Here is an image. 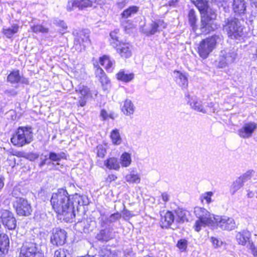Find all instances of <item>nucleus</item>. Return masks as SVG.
Returning <instances> with one entry per match:
<instances>
[{
  "label": "nucleus",
  "mask_w": 257,
  "mask_h": 257,
  "mask_svg": "<svg viewBox=\"0 0 257 257\" xmlns=\"http://www.w3.org/2000/svg\"><path fill=\"white\" fill-rule=\"evenodd\" d=\"M50 202L54 210L58 215L63 216L66 221H71L75 217L73 207L70 205V195L65 189L60 188L53 193Z\"/></svg>",
  "instance_id": "nucleus-1"
},
{
  "label": "nucleus",
  "mask_w": 257,
  "mask_h": 257,
  "mask_svg": "<svg viewBox=\"0 0 257 257\" xmlns=\"http://www.w3.org/2000/svg\"><path fill=\"white\" fill-rule=\"evenodd\" d=\"M243 27L239 20L234 17H229L224 20L223 30L232 39H238L243 35Z\"/></svg>",
  "instance_id": "nucleus-2"
},
{
  "label": "nucleus",
  "mask_w": 257,
  "mask_h": 257,
  "mask_svg": "<svg viewBox=\"0 0 257 257\" xmlns=\"http://www.w3.org/2000/svg\"><path fill=\"white\" fill-rule=\"evenodd\" d=\"M33 135L31 127L20 126L11 140L14 146L21 147L30 144L33 141Z\"/></svg>",
  "instance_id": "nucleus-3"
},
{
  "label": "nucleus",
  "mask_w": 257,
  "mask_h": 257,
  "mask_svg": "<svg viewBox=\"0 0 257 257\" xmlns=\"http://www.w3.org/2000/svg\"><path fill=\"white\" fill-rule=\"evenodd\" d=\"M221 40V38L216 35L202 40L198 47V53L203 59L208 57L209 54L215 49L217 43Z\"/></svg>",
  "instance_id": "nucleus-4"
},
{
  "label": "nucleus",
  "mask_w": 257,
  "mask_h": 257,
  "mask_svg": "<svg viewBox=\"0 0 257 257\" xmlns=\"http://www.w3.org/2000/svg\"><path fill=\"white\" fill-rule=\"evenodd\" d=\"M217 15L215 11H209L207 13L201 15L200 30L202 33L208 34L213 31L216 27L214 21Z\"/></svg>",
  "instance_id": "nucleus-5"
},
{
  "label": "nucleus",
  "mask_w": 257,
  "mask_h": 257,
  "mask_svg": "<svg viewBox=\"0 0 257 257\" xmlns=\"http://www.w3.org/2000/svg\"><path fill=\"white\" fill-rule=\"evenodd\" d=\"M19 257H44V255L38 244L26 240L21 247Z\"/></svg>",
  "instance_id": "nucleus-6"
},
{
  "label": "nucleus",
  "mask_w": 257,
  "mask_h": 257,
  "mask_svg": "<svg viewBox=\"0 0 257 257\" xmlns=\"http://www.w3.org/2000/svg\"><path fill=\"white\" fill-rule=\"evenodd\" d=\"M237 56L236 49H225L220 52L218 58L217 66L219 68H224L234 62Z\"/></svg>",
  "instance_id": "nucleus-7"
},
{
  "label": "nucleus",
  "mask_w": 257,
  "mask_h": 257,
  "mask_svg": "<svg viewBox=\"0 0 257 257\" xmlns=\"http://www.w3.org/2000/svg\"><path fill=\"white\" fill-rule=\"evenodd\" d=\"M18 215L20 216H29L32 212V208L28 200L24 198H17L13 203Z\"/></svg>",
  "instance_id": "nucleus-8"
},
{
  "label": "nucleus",
  "mask_w": 257,
  "mask_h": 257,
  "mask_svg": "<svg viewBox=\"0 0 257 257\" xmlns=\"http://www.w3.org/2000/svg\"><path fill=\"white\" fill-rule=\"evenodd\" d=\"M213 224L224 230L234 229L236 225L234 220L226 216H213Z\"/></svg>",
  "instance_id": "nucleus-9"
},
{
  "label": "nucleus",
  "mask_w": 257,
  "mask_h": 257,
  "mask_svg": "<svg viewBox=\"0 0 257 257\" xmlns=\"http://www.w3.org/2000/svg\"><path fill=\"white\" fill-rule=\"evenodd\" d=\"M0 222L9 230H14L17 226V220L13 213L8 210H0Z\"/></svg>",
  "instance_id": "nucleus-10"
},
{
  "label": "nucleus",
  "mask_w": 257,
  "mask_h": 257,
  "mask_svg": "<svg viewBox=\"0 0 257 257\" xmlns=\"http://www.w3.org/2000/svg\"><path fill=\"white\" fill-rule=\"evenodd\" d=\"M66 232L59 228H54L50 237V242L56 246L63 245L66 240Z\"/></svg>",
  "instance_id": "nucleus-11"
},
{
  "label": "nucleus",
  "mask_w": 257,
  "mask_h": 257,
  "mask_svg": "<svg viewBox=\"0 0 257 257\" xmlns=\"http://www.w3.org/2000/svg\"><path fill=\"white\" fill-rule=\"evenodd\" d=\"M89 36L88 30H83L77 33L74 38V44L76 47L79 46L77 49L80 50L84 49L85 47L90 44Z\"/></svg>",
  "instance_id": "nucleus-12"
},
{
  "label": "nucleus",
  "mask_w": 257,
  "mask_h": 257,
  "mask_svg": "<svg viewBox=\"0 0 257 257\" xmlns=\"http://www.w3.org/2000/svg\"><path fill=\"white\" fill-rule=\"evenodd\" d=\"M257 128V124L254 122L245 123L242 127L238 130V134L243 139L250 138Z\"/></svg>",
  "instance_id": "nucleus-13"
},
{
  "label": "nucleus",
  "mask_w": 257,
  "mask_h": 257,
  "mask_svg": "<svg viewBox=\"0 0 257 257\" xmlns=\"http://www.w3.org/2000/svg\"><path fill=\"white\" fill-rule=\"evenodd\" d=\"M89 203L88 198L85 195H80L77 193L71 196L70 198V205L73 206V213L75 214V209L78 210L79 206L87 205Z\"/></svg>",
  "instance_id": "nucleus-14"
},
{
  "label": "nucleus",
  "mask_w": 257,
  "mask_h": 257,
  "mask_svg": "<svg viewBox=\"0 0 257 257\" xmlns=\"http://www.w3.org/2000/svg\"><path fill=\"white\" fill-rule=\"evenodd\" d=\"M194 213L198 219L205 221L208 223L213 224V216H212L209 212L204 208L195 207L194 209Z\"/></svg>",
  "instance_id": "nucleus-15"
},
{
  "label": "nucleus",
  "mask_w": 257,
  "mask_h": 257,
  "mask_svg": "<svg viewBox=\"0 0 257 257\" xmlns=\"http://www.w3.org/2000/svg\"><path fill=\"white\" fill-rule=\"evenodd\" d=\"M95 225V222L90 219H83L78 222L75 224V228L80 232L88 233L92 231Z\"/></svg>",
  "instance_id": "nucleus-16"
},
{
  "label": "nucleus",
  "mask_w": 257,
  "mask_h": 257,
  "mask_svg": "<svg viewBox=\"0 0 257 257\" xmlns=\"http://www.w3.org/2000/svg\"><path fill=\"white\" fill-rule=\"evenodd\" d=\"M188 102L191 108L194 110L203 113H206L207 112V109L204 106L202 101L197 97H191Z\"/></svg>",
  "instance_id": "nucleus-17"
},
{
  "label": "nucleus",
  "mask_w": 257,
  "mask_h": 257,
  "mask_svg": "<svg viewBox=\"0 0 257 257\" xmlns=\"http://www.w3.org/2000/svg\"><path fill=\"white\" fill-rule=\"evenodd\" d=\"M232 9L236 15H244L246 10V2L245 0H233Z\"/></svg>",
  "instance_id": "nucleus-18"
},
{
  "label": "nucleus",
  "mask_w": 257,
  "mask_h": 257,
  "mask_svg": "<svg viewBox=\"0 0 257 257\" xmlns=\"http://www.w3.org/2000/svg\"><path fill=\"white\" fill-rule=\"evenodd\" d=\"M117 52L122 58H127L132 55V46L128 43H121L116 48Z\"/></svg>",
  "instance_id": "nucleus-19"
},
{
  "label": "nucleus",
  "mask_w": 257,
  "mask_h": 257,
  "mask_svg": "<svg viewBox=\"0 0 257 257\" xmlns=\"http://www.w3.org/2000/svg\"><path fill=\"white\" fill-rule=\"evenodd\" d=\"M251 233L246 230H243L240 232H238L236 235V239L238 244L245 245L249 242Z\"/></svg>",
  "instance_id": "nucleus-20"
},
{
  "label": "nucleus",
  "mask_w": 257,
  "mask_h": 257,
  "mask_svg": "<svg viewBox=\"0 0 257 257\" xmlns=\"http://www.w3.org/2000/svg\"><path fill=\"white\" fill-rule=\"evenodd\" d=\"M176 217L175 221L178 223H183L188 221L190 212L183 208H178L175 211Z\"/></svg>",
  "instance_id": "nucleus-21"
},
{
  "label": "nucleus",
  "mask_w": 257,
  "mask_h": 257,
  "mask_svg": "<svg viewBox=\"0 0 257 257\" xmlns=\"http://www.w3.org/2000/svg\"><path fill=\"white\" fill-rule=\"evenodd\" d=\"M113 238L112 231L109 228L101 229L96 234V238L100 241L107 242Z\"/></svg>",
  "instance_id": "nucleus-22"
},
{
  "label": "nucleus",
  "mask_w": 257,
  "mask_h": 257,
  "mask_svg": "<svg viewBox=\"0 0 257 257\" xmlns=\"http://www.w3.org/2000/svg\"><path fill=\"white\" fill-rule=\"evenodd\" d=\"M135 106L130 99H126L121 108L122 111L127 116H131L133 114L135 111Z\"/></svg>",
  "instance_id": "nucleus-23"
},
{
  "label": "nucleus",
  "mask_w": 257,
  "mask_h": 257,
  "mask_svg": "<svg viewBox=\"0 0 257 257\" xmlns=\"http://www.w3.org/2000/svg\"><path fill=\"white\" fill-rule=\"evenodd\" d=\"M104 165L110 170H118L120 168L119 162L116 158L112 157L104 161Z\"/></svg>",
  "instance_id": "nucleus-24"
},
{
  "label": "nucleus",
  "mask_w": 257,
  "mask_h": 257,
  "mask_svg": "<svg viewBox=\"0 0 257 257\" xmlns=\"http://www.w3.org/2000/svg\"><path fill=\"white\" fill-rule=\"evenodd\" d=\"M174 74L177 83L182 88H186L188 86V80L187 77L178 71H175Z\"/></svg>",
  "instance_id": "nucleus-25"
},
{
  "label": "nucleus",
  "mask_w": 257,
  "mask_h": 257,
  "mask_svg": "<svg viewBox=\"0 0 257 257\" xmlns=\"http://www.w3.org/2000/svg\"><path fill=\"white\" fill-rule=\"evenodd\" d=\"M119 30L118 29H115L114 31L111 32L109 34L110 37V44L114 48H116L118 47L122 42L119 40L118 33Z\"/></svg>",
  "instance_id": "nucleus-26"
},
{
  "label": "nucleus",
  "mask_w": 257,
  "mask_h": 257,
  "mask_svg": "<svg viewBox=\"0 0 257 257\" xmlns=\"http://www.w3.org/2000/svg\"><path fill=\"white\" fill-rule=\"evenodd\" d=\"M49 159L54 163L57 162V165H59L58 162L60 161L62 159H66V155L63 152L58 153L51 152L49 154Z\"/></svg>",
  "instance_id": "nucleus-27"
},
{
  "label": "nucleus",
  "mask_w": 257,
  "mask_h": 257,
  "mask_svg": "<svg viewBox=\"0 0 257 257\" xmlns=\"http://www.w3.org/2000/svg\"><path fill=\"white\" fill-rule=\"evenodd\" d=\"M139 11V8L137 6H131L124 10L121 14V18L125 19L131 17L136 14Z\"/></svg>",
  "instance_id": "nucleus-28"
},
{
  "label": "nucleus",
  "mask_w": 257,
  "mask_h": 257,
  "mask_svg": "<svg viewBox=\"0 0 257 257\" xmlns=\"http://www.w3.org/2000/svg\"><path fill=\"white\" fill-rule=\"evenodd\" d=\"M19 26L18 24H13L11 27L3 28V34L8 38H12L18 32Z\"/></svg>",
  "instance_id": "nucleus-29"
},
{
  "label": "nucleus",
  "mask_w": 257,
  "mask_h": 257,
  "mask_svg": "<svg viewBox=\"0 0 257 257\" xmlns=\"http://www.w3.org/2000/svg\"><path fill=\"white\" fill-rule=\"evenodd\" d=\"M76 2L77 8L79 10H83L88 7H96L93 5V4L95 3L93 0H76Z\"/></svg>",
  "instance_id": "nucleus-30"
},
{
  "label": "nucleus",
  "mask_w": 257,
  "mask_h": 257,
  "mask_svg": "<svg viewBox=\"0 0 257 257\" xmlns=\"http://www.w3.org/2000/svg\"><path fill=\"white\" fill-rule=\"evenodd\" d=\"M7 80L11 83H18L21 80L19 71H13L7 77Z\"/></svg>",
  "instance_id": "nucleus-31"
},
{
  "label": "nucleus",
  "mask_w": 257,
  "mask_h": 257,
  "mask_svg": "<svg viewBox=\"0 0 257 257\" xmlns=\"http://www.w3.org/2000/svg\"><path fill=\"white\" fill-rule=\"evenodd\" d=\"M120 161L121 166L123 167H127L129 166L132 162V158L131 155L128 153H123L120 158Z\"/></svg>",
  "instance_id": "nucleus-32"
},
{
  "label": "nucleus",
  "mask_w": 257,
  "mask_h": 257,
  "mask_svg": "<svg viewBox=\"0 0 257 257\" xmlns=\"http://www.w3.org/2000/svg\"><path fill=\"white\" fill-rule=\"evenodd\" d=\"M134 74L125 73L123 71H120L117 74V78L125 82L131 81L134 78Z\"/></svg>",
  "instance_id": "nucleus-33"
},
{
  "label": "nucleus",
  "mask_w": 257,
  "mask_h": 257,
  "mask_svg": "<svg viewBox=\"0 0 257 257\" xmlns=\"http://www.w3.org/2000/svg\"><path fill=\"white\" fill-rule=\"evenodd\" d=\"M110 138L113 144L118 145L121 144V138L118 130L115 129L111 132Z\"/></svg>",
  "instance_id": "nucleus-34"
},
{
  "label": "nucleus",
  "mask_w": 257,
  "mask_h": 257,
  "mask_svg": "<svg viewBox=\"0 0 257 257\" xmlns=\"http://www.w3.org/2000/svg\"><path fill=\"white\" fill-rule=\"evenodd\" d=\"M166 227L170 226L175 220L174 214L171 211H167L164 217Z\"/></svg>",
  "instance_id": "nucleus-35"
},
{
  "label": "nucleus",
  "mask_w": 257,
  "mask_h": 257,
  "mask_svg": "<svg viewBox=\"0 0 257 257\" xmlns=\"http://www.w3.org/2000/svg\"><path fill=\"white\" fill-rule=\"evenodd\" d=\"M188 19L190 25L192 27L193 29H194L196 27V24L197 19L196 18L195 12L193 9H191L189 11L188 13Z\"/></svg>",
  "instance_id": "nucleus-36"
},
{
  "label": "nucleus",
  "mask_w": 257,
  "mask_h": 257,
  "mask_svg": "<svg viewBox=\"0 0 257 257\" xmlns=\"http://www.w3.org/2000/svg\"><path fill=\"white\" fill-rule=\"evenodd\" d=\"M243 182L239 177L237 178L236 180L233 182L231 186V190L232 191V194H234L236 191L243 186Z\"/></svg>",
  "instance_id": "nucleus-37"
},
{
  "label": "nucleus",
  "mask_w": 257,
  "mask_h": 257,
  "mask_svg": "<svg viewBox=\"0 0 257 257\" xmlns=\"http://www.w3.org/2000/svg\"><path fill=\"white\" fill-rule=\"evenodd\" d=\"M120 22L121 25L126 33H130V31L135 28L134 24L130 20H121Z\"/></svg>",
  "instance_id": "nucleus-38"
},
{
  "label": "nucleus",
  "mask_w": 257,
  "mask_h": 257,
  "mask_svg": "<svg viewBox=\"0 0 257 257\" xmlns=\"http://www.w3.org/2000/svg\"><path fill=\"white\" fill-rule=\"evenodd\" d=\"M126 181L129 183H138L140 181V178L138 174L134 173H131L126 175L125 177Z\"/></svg>",
  "instance_id": "nucleus-39"
},
{
  "label": "nucleus",
  "mask_w": 257,
  "mask_h": 257,
  "mask_svg": "<svg viewBox=\"0 0 257 257\" xmlns=\"http://www.w3.org/2000/svg\"><path fill=\"white\" fill-rule=\"evenodd\" d=\"M160 31V30L159 27L157 26L156 22H153L150 24V28L146 30L145 33L147 34V35H154Z\"/></svg>",
  "instance_id": "nucleus-40"
},
{
  "label": "nucleus",
  "mask_w": 257,
  "mask_h": 257,
  "mask_svg": "<svg viewBox=\"0 0 257 257\" xmlns=\"http://www.w3.org/2000/svg\"><path fill=\"white\" fill-rule=\"evenodd\" d=\"M121 217V213L117 212L111 214L106 218V221L107 223L111 224L118 220Z\"/></svg>",
  "instance_id": "nucleus-41"
},
{
  "label": "nucleus",
  "mask_w": 257,
  "mask_h": 257,
  "mask_svg": "<svg viewBox=\"0 0 257 257\" xmlns=\"http://www.w3.org/2000/svg\"><path fill=\"white\" fill-rule=\"evenodd\" d=\"M76 91L79 92V93L81 95V97L88 98L89 96L91 95L90 90L89 88L86 86H80L79 87V89L78 90H76Z\"/></svg>",
  "instance_id": "nucleus-42"
},
{
  "label": "nucleus",
  "mask_w": 257,
  "mask_h": 257,
  "mask_svg": "<svg viewBox=\"0 0 257 257\" xmlns=\"http://www.w3.org/2000/svg\"><path fill=\"white\" fill-rule=\"evenodd\" d=\"M95 150L97 157L101 158H103L106 153V148L103 145H98Z\"/></svg>",
  "instance_id": "nucleus-43"
},
{
  "label": "nucleus",
  "mask_w": 257,
  "mask_h": 257,
  "mask_svg": "<svg viewBox=\"0 0 257 257\" xmlns=\"http://www.w3.org/2000/svg\"><path fill=\"white\" fill-rule=\"evenodd\" d=\"M31 29L33 32L37 33H47L48 32V29L44 27V26L37 25L36 26H34L31 27Z\"/></svg>",
  "instance_id": "nucleus-44"
},
{
  "label": "nucleus",
  "mask_w": 257,
  "mask_h": 257,
  "mask_svg": "<svg viewBox=\"0 0 257 257\" xmlns=\"http://www.w3.org/2000/svg\"><path fill=\"white\" fill-rule=\"evenodd\" d=\"M254 174V171L252 170L247 171L239 178L244 183L246 181L250 180Z\"/></svg>",
  "instance_id": "nucleus-45"
},
{
  "label": "nucleus",
  "mask_w": 257,
  "mask_h": 257,
  "mask_svg": "<svg viewBox=\"0 0 257 257\" xmlns=\"http://www.w3.org/2000/svg\"><path fill=\"white\" fill-rule=\"evenodd\" d=\"M212 225V224L208 223V222H206L205 221L203 222L202 220L198 219L196 221L194 227L195 230L196 231L198 232L201 230L202 226H206V225Z\"/></svg>",
  "instance_id": "nucleus-46"
},
{
  "label": "nucleus",
  "mask_w": 257,
  "mask_h": 257,
  "mask_svg": "<svg viewBox=\"0 0 257 257\" xmlns=\"http://www.w3.org/2000/svg\"><path fill=\"white\" fill-rule=\"evenodd\" d=\"M68 254L67 250L59 248L55 251L54 257H68Z\"/></svg>",
  "instance_id": "nucleus-47"
},
{
  "label": "nucleus",
  "mask_w": 257,
  "mask_h": 257,
  "mask_svg": "<svg viewBox=\"0 0 257 257\" xmlns=\"http://www.w3.org/2000/svg\"><path fill=\"white\" fill-rule=\"evenodd\" d=\"M188 242L187 240L185 239H182L178 241L177 246L182 251H184L186 250L187 247Z\"/></svg>",
  "instance_id": "nucleus-48"
},
{
  "label": "nucleus",
  "mask_w": 257,
  "mask_h": 257,
  "mask_svg": "<svg viewBox=\"0 0 257 257\" xmlns=\"http://www.w3.org/2000/svg\"><path fill=\"white\" fill-rule=\"evenodd\" d=\"M74 8H77L76 0H69L67 5V10L68 11H72Z\"/></svg>",
  "instance_id": "nucleus-49"
},
{
  "label": "nucleus",
  "mask_w": 257,
  "mask_h": 257,
  "mask_svg": "<svg viewBox=\"0 0 257 257\" xmlns=\"http://www.w3.org/2000/svg\"><path fill=\"white\" fill-rule=\"evenodd\" d=\"M205 108L207 109V112L206 113L215 112L216 110L215 107V104L213 102L208 103Z\"/></svg>",
  "instance_id": "nucleus-50"
},
{
  "label": "nucleus",
  "mask_w": 257,
  "mask_h": 257,
  "mask_svg": "<svg viewBox=\"0 0 257 257\" xmlns=\"http://www.w3.org/2000/svg\"><path fill=\"white\" fill-rule=\"evenodd\" d=\"M213 194L212 192H207L202 195V198L205 199L207 203H209L212 201L211 197Z\"/></svg>",
  "instance_id": "nucleus-51"
},
{
  "label": "nucleus",
  "mask_w": 257,
  "mask_h": 257,
  "mask_svg": "<svg viewBox=\"0 0 257 257\" xmlns=\"http://www.w3.org/2000/svg\"><path fill=\"white\" fill-rule=\"evenodd\" d=\"M246 246L247 248L251 250V253L253 254L254 256L257 255V249L252 242L250 241L246 244Z\"/></svg>",
  "instance_id": "nucleus-52"
},
{
  "label": "nucleus",
  "mask_w": 257,
  "mask_h": 257,
  "mask_svg": "<svg viewBox=\"0 0 257 257\" xmlns=\"http://www.w3.org/2000/svg\"><path fill=\"white\" fill-rule=\"evenodd\" d=\"M4 94L8 96H15L18 94V92L14 88H10L5 90Z\"/></svg>",
  "instance_id": "nucleus-53"
},
{
  "label": "nucleus",
  "mask_w": 257,
  "mask_h": 257,
  "mask_svg": "<svg viewBox=\"0 0 257 257\" xmlns=\"http://www.w3.org/2000/svg\"><path fill=\"white\" fill-rule=\"evenodd\" d=\"M210 241L214 247L215 248L220 246L222 243V242L221 240H219L217 238L214 237H211L210 238Z\"/></svg>",
  "instance_id": "nucleus-54"
},
{
  "label": "nucleus",
  "mask_w": 257,
  "mask_h": 257,
  "mask_svg": "<svg viewBox=\"0 0 257 257\" xmlns=\"http://www.w3.org/2000/svg\"><path fill=\"white\" fill-rule=\"evenodd\" d=\"M99 80L103 87H104L105 85H107L109 82V80L105 74L99 77Z\"/></svg>",
  "instance_id": "nucleus-55"
},
{
  "label": "nucleus",
  "mask_w": 257,
  "mask_h": 257,
  "mask_svg": "<svg viewBox=\"0 0 257 257\" xmlns=\"http://www.w3.org/2000/svg\"><path fill=\"white\" fill-rule=\"evenodd\" d=\"M95 74L96 77H98V78L105 74L103 69L100 67H98L96 68Z\"/></svg>",
  "instance_id": "nucleus-56"
},
{
  "label": "nucleus",
  "mask_w": 257,
  "mask_h": 257,
  "mask_svg": "<svg viewBox=\"0 0 257 257\" xmlns=\"http://www.w3.org/2000/svg\"><path fill=\"white\" fill-rule=\"evenodd\" d=\"M107 62V65L105 66V69L109 72L111 71V68L113 65V62L109 58V59H105L104 62Z\"/></svg>",
  "instance_id": "nucleus-57"
},
{
  "label": "nucleus",
  "mask_w": 257,
  "mask_h": 257,
  "mask_svg": "<svg viewBox=\"0 0 257 257\" xmlns=\"http://www.w3.org/2000/svg\"><path fill=\"white\" fill-rule=\"evenodd\" d=\"M155 22L160 31L166 28L167 25L163 20H158Z\"/></svg>",
  "instance_id": "nucleus-58"
},
{
  "label": "nucleus",
  "mask_w": 257,
  "mask_h": 257,
  "mask_svg": "<svg viewBox=\"0 0 257 257\" xmlns=\"http://www.w3.org/2000/svg\"><path fill=\"white\" fill-rule=\"evenodd\" d=\"M123 211H122V215H123V218L125 220H127L131 216V213L130 211L125 209V206L124 204H123Z\"/></svg>",
  "instance_id": "nucleus-59"
},
{
  "label": "nucleus",
  "mask_w": 257,
  "mask_h": 257,
  "mask_svg": "<svg viewBox=\"0 0 257 257\" xmlns=\"http://www.w3.org/2000/svg\"><path fill=\"white\" fill-rule=\"evenodd\" d=\"M20 194V191L19 190V189L18 188H14L12 192V195L13 197H15L16 198V199L17 198H19V196Z\"/></svg>",
  "instance_id": "nucleus-60"
},
{
  "label": "nucleus",
  "mask_w": 257,
  "mask_h": 257,
  "mask_svg": "<svg viewBox=\"0 0 257 257\" xmlns=\"http://www.w3.org/2000/svg\"><path fill=\"white\" fill-rule=\"evenodd\" d=\"M105 59H109V57L107 56H103L102 57L100 58L99 62L102 66H104L107 65V62H104Z\"/></svg>",
  "instance_id": "nucleus-61"
},
{
  "label": "nucleus",
  "mask_w": 257,
  "mask_h": 257,
  "mask_svg": "<svg viewBox=\"0 0 257 257\" xmlns=\"http://www.w3.org/2000/svg\"><path fill=\"white\" fill-rule=\"evenodd\" d=\"M87 98H88L80 97L79 100V105L82 107L85 106L86 105Z\"/></svg>",
  "instance_id": "nucleus-62"
},
{
  "label": "nucleus",
  "mask_w": 257,
  "mask_h": 257,
  "mask_svg": "<svg viewBox=\"0 0 257 257\" xmlns=\"http://www.w3.org/2000/svg\"><path fill=\"white\" fill-rule=\"evenodd\" d=\"M162 198L163 200L165 202H167L169 200V195L166 192L162 194Z\"/></svg>",
  "instance_id": "nucleus-63"
},
{
  "label": "nucleus",
  "mask_w": 257,
  "mask_h": 257,
  "mask_svg": "<svg viewBox=\"0 0 257 257\" xmlns=\"http://www.w3.org/2000/svg\"><path fill=\"white\" fill-rule=\"evenodd\" d=\"M100 116L103 118V119H105L108 117V114L106 110L103 109L100 112Z\"/></svg>",
  "instance_id": "nucleus-64"
}]
</instances>
